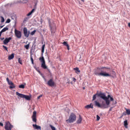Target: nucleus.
<instances>
[{
  "instance_id": "nucleus-3",
  "label": "nucleus",
  "mask_w": 130,
  "mask_h": 130,
  "mask_svg": "<svg viewBox=\"0 0 130 130\" xmlns=\"http://www.w3.org/2000/svg\"><path fill=\"white\" fill-rule=\"evenodd\" d=\"M103 98V100H104L106 102V105L107 106H109L110 105V101H113L114 99L113 98L111 97V95L108 94L107 96H106V94L105 92H104V94L102 96Z\"/></svg>"
},
{
  "instance_id": "nucleus-38",
  "label": "nucleus",
  "mask_w": 130,
  "mask_h": 130,
  "mask_svg": "<svg viewBox=\"0 0 130 130\" xmlns=\"http://www.w3.org/2000/svg\"><path fill=\"white\" fill-rule=\"evenodd\" d=\"M125 115H127V114H126V112L122 113V116H125Z\"/></svg>"
},
{
  "instance_id": "nucleus-33",
  "label": "nucleus",
  "mask_w": 130,
  "mask_h": 130,
  "mask_svg": "<svg viewBox=\"0 0 130 130\" xmlns=\"http://www.w3.org/2000/svg\"><path fill=\"white\" fill-rule=\"evenodd\" d=\"M18 62L20 63V64H23V63L22 62V60H21V58H18Z\"/></svg>"
},
{
  "instance_id": "nucleus-22",
  "label": "nucleus",
  "mask_w": 130,
  "mask_h": 130,
  "mask_svg": "<svg viewBox=\"0 0 130 130\" xmlns=\"http://www.w3.org/2000/svg\"><path fill=\"white\" fill-rule=\"evenodd\" d=\"M34 11H35V9H32V10L29 12L27 14V16L28 17H29V16H31V15H32V14H33V13H34Z\"/></svg>"
},
{
  "instance_id": "nucleus-36",
  "label": "nucleus",
  "mask_w": 130,
  "mask_h": 130,
  "mask_svg": "<svg viewBox=\"0 0 130 130\" xmlns=\"http://www.w3.org/2000/svg\"><path fill=\"white\" fill-rule=\"evenodd\" d=\"M100 120V116L99 115H96V121H99Z\"/></svg>"
},
{
  "instance_id": "nucleus-9",
  "label": "nucleus",
  "mask_w": 130,
  "mask_h": 130,
  "mask_svg": "<svg viewBox=\"0 0 130 130\" xmlns=\"http://www.w3.org/2000/svg\"><path fill=\"white\" fill-rule=\"evenodd\" d=\"M103 95H104V92H97L96 94L93 95L92 101H94V100H96L97 97H100V98H101V99H103V98H102V96H103Z\"/></svg>"
},
{
  "instance_id": "nucleus-49",
  "label": "nucleus",
  "mask_w": 130,
  "mask_h": 130,
  "mask_svg": "<svg viewBox=\"0 0 130 130\" xmlns=\"http://www.w3.org/2000/svg\"><path fill=\"white\" fill-rule=\"evenodd\" d=\"M43 20H42V18H41V19H40V22L41 23H42V22H43Z\"/></svg>"
},
{
  "instance_id": "nucleus-28",
  "label": "nucleus",
  "mask_w": 130,
  "mask_h": 130,
  "mask_svg": "<svg viewBox=\"0 0 130 130\" xmlns=\"http://www.w3.org/2000/svg\"><path fill=\"white\" fill-rule=\"evenodd\" d=\"M19 88H20V89H24L25 88V85L24 84L19 85Z\"/></svg>"
},
{
  "instance_id": "nucleus-18",
  "label": "nucleus",
  "mask_w": 130,
  "mask_h": 130,
  "mask_svg": "<svg viewBox=\"0 0 130 130\" xmlns=\"http://www.w3.org/2000/svg\"><path fill=\"white\" fill-rule=\"evenodd\" d=\"M14 57H15V53H13L10 55H9L8 56V59H9V60H11L13 59V58H14Z\"/></svg>"
},
{
  "instance_id": "nucleus-11",
  "label": "nucleus",
  "mask_w": 130,
  "mask_h": 130,
  "mask_svg": "<svg viewBox=\"0 0 130 130\" xmlns=\"http://www.w3.org/2000/svg\"><path fill=\"white\" fill-rule=\"evenodd\" d=\"M37 113V112H36V111H34L33 112V114L31 116L32 120L33 122H35V123H37V118L36 117Z\"/></svg>"
},
{
  "instance_id": "nucleus-37",
  "label": "nucleus",
  "mask_w": 130,
  "mask_h": 130,
  "mask_svg": "<svg viewBox=\"0 0 130 130\" xmlns=\"http://www.w3.org/2000/svg\"><path fill=\"white\" fill-rule=\"evenodd\" d=\"M28 20H29V18L28 17H25L24 19L23 22H27L28 21Z\"/></svg>"
},
{
  "instance_id": "nucleus-34",
  "label": "nucleus",
  "mask_w": 130,
  "mask_h": 130,
  "mask_svg": "<svg viewBox=\"0 0 130 130\" xmlns=\"http://www.w3.org/2000/svg\"><path fill=\"white\" fill-rule=\"evenodd\" d=\"M4 22H5V18L3 16H1V23H4Z\"/></svg>"
},
{
  "instance_id": "nucleus-19",
  "label": "nucleus",
  "mask_w": 130,
  "mask_h": 130,
  "mask_svg": "<svg viewBox=\"0 0 130 130\" xmlns=\"http://www.w3.org/2000/svg\"><path fill=\"white\" fill-rule=\"evenodd\" d=\"M62 44L64 46H67L68 50H70V45H69L67 42H64Z\"/></svg>"
},
{
  "instance_id": "nucleus-29",
  "label": "nucleus",
  "mask_w": 130,
  "mask_h": 130,
  "mask_svg": "<svg viewBox=\"0 0 130 130\" xmlns=\"http://www.w3.org/2000/svg\"><path fill=\"white\" fill-rule=\"evenodd\" d=\"M74 71H76L77 72H78V73H81V71H80V70L79 69V68L78 67L74 68Z\"/></svg>"
},
{
  "instance_id": "nucleus-5",
  "label": "nucleus",
  "mask_w": 130,
  "mask_h": 130,
  "mask_svg": "<svg viewBox=\"0 0 130 130\" xmlns=\"http://www.w3.org/2000/svg\"><path fill=\"white\" fill-rule=\"evenodd\" d=\"M94 105L96 107H98L99 108H102V109H105L106 108H108L109 106H107L106 105V104H100V103L98 102L97 101H94Z\"/></svg>"
},
{
  "instance_id": "nucleus-51",
  "label": "nucleus",
  "mask_w": 130,
  "mask_h": 130,
  "mask_svg": "<svg viewBox=\"0 0 130 130\" xmlns=\"http://www.w3.org/2000/svg\"><path fill=\"white\" fill-rule=\"evenodd\" d=\"M40 74V75L41 76V77H42V76H43V74H42L41 72V74Z\"/></svg>"
},
{
  "instance_id": "nucleus-4",
  "label": "nucleus",
  "mask_w": 130,
  "mask_h": 130,
  "mask_svg": "<svg viewBox=\"0 0 130 130\" xmlns=\"http://www.w3.org/2000/svg\"><path fill=\"white\" fill-rule=\"evenodd\" d=\"M77 119V116L73 113H71L68 119L66 120L67 123H73Z\"/></svg>"
},
{
  "instance_id": "nucleus-45",
  "label": "nucleus",
  "mask_w": 130,
  "mask_h": 130,
  "mask_svg": "<svg viewBox=\"0 0 130 130\" xmlns=\"http://www.w3.org/2000/svg\"><path fill=\"white\" fill-rule=\"evenodd\" d=\"M0 40L3 41V40H5V38H0Z\"/></svg>"
},
{
  "instance_id": "nucleus-26",
  "label": "nucleus",
  "mask_w": 130,
  "mask_h": 130,
  "mask_svg": "<svg viewBox=\"0 0 130 130\" xmlns=\"http://www.w3.org/2000/svg\"><path fill=\"white\" fill-rule=\"evenodd\" d=\"M126 111V113L127 114V115H130V110L128 109L125 108Z\"/></svg>"
},
{
  "instance_id": "nucleus-40",
  "label": "nucleus",
  "mask_w": 130,
  "mask_h": 130,
  "mask_svg": "<svg viewBox=\"0 0 130 130\" xmlns=\"http://www.w3.org/2000/svg\"><path fill=\"white\" fill-rule=\"evenodd\" d=\"M8 85H13V82L11 81H9L8 82Z\"/></svg>"
},
{
  "instance_id": "nucleus-17",
  "label": "nucleus",
  "mask_w": 130,
  "mask_h": 130,
  "mask_svg": "<svg viewBox=\"0 0 130 130\" xmlns=\"http://www.w3.org/2000/svg\"><path fill=\"white\" fill-rule=\"evenodd\" d=\"M85 108H86V109H90V108H91V109H93L94 107H93V105L92 103L90 104L89 105H87L85 107Z\"/></svg>"
},
{
  "instance_id": "nucleus-1",
  "label": "nucleus",
  "mask_w": 130,
  "mask_h": 130,
  "mask_svg": "<svg viewBox=\"0 0 130 130\" xmlns=\"http://www.w3.org/2000/svg\"><path fill=\"white\" fill-rule=\"evenodd\" d=\"M110 68L109 67H102L101 68H98L94 72V74L96 76H102V77H105V74L106 73V71L107 70H110Z\"/></svg>"
},
{
  "instance_id": "nucleus-57",
  "label": "nucleus",
  "mask_w": 130,
  "mask_h": 130,
  "mask_svg": "<svg viewBox=\"0 0 130 130\" xmlns=\"http://www.w3.org/2000/svg\"><path fill=\"white\" fill-rule=\"evenodd\" d=\"M121 117H122V116L120 117L121 118Z\"/></svg>"
},
{
  "instance_id": "nucleus-47",
  "label": "nucleus",
  "mask_w": 130,
  "mask_h": 130,
  "mask_svg": "<svg viewBox=\"0 0 130 130\" xmlns=\"http://www.w3.org/2000/svg\"><path fill=\"white\" fill-rule=\"evenodd\" d=\"M37 71L39 73V74H41V72H40V70H37Z\"/></svg>"
},
{
  "instance_id": "nucleus-24",
  "label": "nucleus",
  "mask_w": 130,
  "mask_h": 130,
  "mask_svg": "<svg viewBox=\"0 0 130 130\" xmlns=\"http://www.w3.org/2000/svg\"><path fill=\"white\" fill-rule=\"evenodd\" d=\"M128 125V124L127 123V120H125V121H124V126H125L126 128H127Z\"/></svg>"
},
{
  "instance_id": "nucleus-55",
  "label": "nucleus",
  "mask_w": 130,
  "mask_h": 130,
  "mask_svg": "<svg viewBox=\"0 0 130 130\" xmlns=\"http://www.w3.org/2000/svg\"><path fill=\"white\" fill-rule=\"evenodd\" d=\"M82 1V2H85V1L84 0H81Z\"/></svg>"
},
{
  "instance_id": "nucleus-53",
  "label": "nucleus",
  "mask_w": 130,
  "mask_h": 130,
  "mask_svg": "<svg viewBox=\"0 0 130 130\" xmlns=\"http://www.w3.org/2000/svg\"><path fill=\"white\" fill-rule=\"evenodd\" d=\"M4 26H5V25L1 26H0V28H3V27H4Z\"/></svg>"
},
{
  "instance_id": "nucleus-27",
  "label": "nucleus",
  "mask_w": 130,
  "mask_h": 130,
  "mask_svg": "<svg viewBox=\"0 0 130 130\" xmlns=\"http://www.w3.org/2000/svg\"><path fill=\"white\" fill-rule=\"evenodd\" d=\"M10 89H15V88H16V86H15V84H14V83H13V84L10 85V86H9Z\"/></svg>"
},
{
  "instance_id": "nucleus-31",
  "label": "nucleus",
  "mask_w": 130,
  "mask_h": 130,
  "mask_svg": "<svg viewBox=\"0 0 130 130\" xmlns=\"http://www.w3.org/2000/svg\"><path fill=\"white\" fill-rule=\"evenodd\" d=\"M49 126H50V127H51V128L52 130H56V129H55V127L52 126V125L50 124Z\"/></svg>"
},
{
  "instance_id": "nucleus-7",
  "label": "nucleus",
  "mask_w": 130,
  "mask_h": 130,
  "mask_svg": "<svg viewBox=\"0 0 130 130\" xmlns=\"http://www.w3.org/2000/svg\"><path fill=\"white\" fill-rule=\"evenodd\" d=\"M105 77H110L111 78H116V73L115 71L112 70L110 73H108L106 72L105 74H104Z\"/></svg>"
},
{
  "instance_id": "nucleus-56",
  "label": "nucleus",
  "mask_w": 130,
  "mask_h": 130,
  "mask_svg": "<svg viewBox=\"0 0 130 130\" xmlns=\"http://www.w3.org/2000/svg\"><path fill=\"white\" fill-rule=\"evenodd\" d=\"M84 89H85V87H83V90H84Z\"/></svg>"
},
{
  "instance_id": "nucleus-30",
  "label": "nucleus",
  "mask_w": 130,
  "mask_h": 130,
  "mask_svg": "<svg viewBox=\"0 0 130 130\" xmlns=\"http://www.w3.org/2000/svg\"><path fill=\"white\" fill-rule=\"evenodd\" d=\"M30 60L32 64H34V60H33V57H32V54L30 55Z\"/></svg>"
},
{
  "instance_id": "nucleus-39",
  "label": "nucleus",
  "mask_w": 130,
  "mask_h": 130,
  "mask_svg": "<svg viewBox=\"0 0 130 130\" xmlns=\"http://www.w3.org/2000/svg\"><path fill=\"white\" fill-rule=\"evenodd\" d=\"M3 47L4 48V49L6 50L7 51H8V47H7V46L3 45Z\"/></svg>"
},
{
  "instance_id": "nucleus-46",
  "label": "nucleus",
  "mask_w": 130,
  "mask_h": 130,
  "mask_svg": "<svg viewBox=\"0 0 130 130\" xmlns=\"http://www.w3.org/2000/svg\"><path fill=\"white\" fill-rule=\"evenodd\" d=\"M6 81L8 83V82L10 81V79H9V78H6Z\"/></svg>"
},
{
  "instance_id": "nucleus-10",
  "label": "nucleus",
  "mask_w": 130,
  "mask_h": 130,
  "mask_svg": "<svg viewBox=\"0 0 130 130\" xmlns=\"http://www.w3.org/2000/svg\"><path fill=\"white\" fill-rule=\"evenodd\" d=\"M14 127L13 125L11 124L9 121H7L5 123V128L6 130H12V128Z\"/></svg>"
},
{
  "instance_id": "nucleus-21",
  "label": "nucleus",
  "mask_w": 130,
  "mask_h": 130,
  "mask_svg": "<svg viewBox=\"0 0 130 130\" xmlns=\"http://www.w3.org/2000/svg\"><path fill=\"white\" fill-rule=\"evenodd\" d=\"M25 2L23 3L21 0H17L16 2V4H27V2H28V0H25Z\"/></svg>"
},
{
  "instance_id": "nucleus-15",
  "label": "nucleus",
  "mask_w": 130,
  "mask_h": 130,
  "mask_svg": "<svg viewBox=\"0 0 130 130\" xmlns=\"http://www.w3.org/2000/svg\"><path fill=\"white\" fill-rule=\"evenodd\" d=\"M11 40H12V37L6 38L3 41V43L5 44V45H7V44H8V43H9Z\"/></svg>"
},
{
  "instance_id": "nucleus-54",
  "label": "nucleus",
  "mask_w": 130,
  "mask_h": 130,
  "mask_svg": "<svg viewBox=\"0 0 130 130\" xmlns=\"http://www.w3.org/2000/svg\"><path fill=\"white\" fill-rule=\"evenodd\" d=\"M44 80L45 82H46V78H44Z\"/></svg>"
},
{
  "instance_id": "nucleus-13",
  "label": "nucleus",
  "mask_w": 130,
  "mask_h": 130,
  "mask_svg": "<svg viewBox=\"0 0 130 130\" xmlns=\"http://www.w3.org/2000/svg\"><path fill=\"white\" fill-rule=\"evenodd\" d=\"M23 34L26 38H28L29 37V35H30V31H28L27 29V28L24 27L23 28Z\"/></svg>"
},
{
  "instance_id": "nucleus-50",
  "label": "nucleus",
  "mask_w": 130,
  "mask_h": 130,
  "mask_svg": "<svg viewBox=\"0 0 130 130\" xmlns=\"http://www.w3.org/2000/svg\"><path fill=\"white\" fill-rule=\"evenodd\" d=\"M2 34H3V32L0 31V37H2Z\"/></svg>"
},
{
  "instance_id": "nucleus-2",
  "label": "nucleus",
  "mask_w": 130,
  "mask_h": 130,
  "mask_svg": "<svg viewBox=\"0 0 130 130\" xmlns=\"http://www.w3.org/2000/svg\"><path fill=\"white\" fill-rule=\"evenodd\" d=\"M49 27L52 34L55 33L56 31V24L54 23V21L51 20L50 19H48Z\"/></svg>"
},
{
  "instance_id": "nucleus-41",
  "label": "nucleus",
  "mask_w": 130,
  "mask_h": 130,
  "mask_svg": "<svg viewBox=\"0 0 130 130\" xmlns=\"http://www.w3.org/2000/svg\"><path fill=\"white\" fill-rule=\"evenodd\" d=\"M10 22H11V19H8L6 21V23H10Z\"/></svg>"
},
{
  "instance_id": "nucleus-23",
  "label": "nucleus",
  "mask_w": 130,
  "mask_h": 130,
  "mask_svg": "<svg viewBox=\"0 0 130 130\" xmlns=\"http://www.w3.org/2000/svg\"><path fill=\"white\" fill-rule=\"evenodd\" d=\"M9 30V28L8 27H4L1 32L4 33V32H6V31H8Z\"/></svg>"
},
{
  "instance_id": "nucleus-14",
  "label": "nucleus",
  "mask_w": 130,
  "mask_h": 130,
  "mask_svg": "<svg viewBox=\"0 0 130 130\" xmlns=\"http://www.w3.org/2000/svg\"><path fill=\"white\" fill-rule=\"evenodd\" d=\"M47 85H48L49 87H54V81H53V80L52 79H51L48 81Z\"/></svg>"
},
{
  "instance_id": "nucleus-25",
  "label": "nucleus",
  "mask_w": 130,
  "mask_h": 130,
  "mask_svg": "<svg viewBox=\"0 0 130 130\" xmlns=\"http://www.w3.org/2000/svg\"><path fill=\"white\" fill-rule=\"evenodd\" d=\"M77 122L78 124L82 122V117H81V115H79V118L78 119Z\"/></svg>"
},
{
  "instance_id": "nucleus-6",
  "label": "nucleus",
  "mask_w": 130,
  "mask_h": 130,
  "mask_svg": "<svg viewBox=\"0 0 130 130\" xmlns=\"http://www.w3.org/2000/svg\"><path fill=\"white\" fill-rule=\"evenodd\" d=\"M16 95L20 97V98H24V99H25L26 100H31V96L20 93L19 92H16Z\"/></svg>"
},
{
  "instance_id": "nucleus-48",
  "label": "nucleus",
  "mask_w": 130,
  "mask_h": 130,
  "mask_svg": "<svg viewBox=\"0 0 130 130\" xmlns=\"http://www.w3.org/2000/svg\"><path fill=\"white\" fill-rule=\"evenodd\" d=\"M112 108H113V107H111L110 109H109V111H111L112 110Z\"/></svg>"
},
{
  "instance_id": "nucleus-12",
  "label": "nucleus",
  "mask_w": 130,
  "mask_h": 130,
  "mask_svg": "<svg viewBox=\"0 0 130 130\" xmlns=\"http://www.w3.org/2000/svg\"><path fill=\"white\" fill-rule=\"evenodd\" d=\"M14 32L15 36H16L17 38L20 39V38L22 37V32H21V31L15 29Z\"/></svg>"
},
{
  "instance_id": "nucleus-42",
  "label": "nucleus",
  "mask_w": 130,
  "mask_h": 130,
  "mask_svg": "<svg viewBox=\"0 0 130 130\" xmlns=\"http://www.w3.org/2000/svg\"><path fill=\"white\" fill-rule=\"evenodd\" d=\"M41 97H42V94H41V95L38 96V98H37V99H38V100H39V99H40V98H41Z\"/></svg>"
},
{
  "instance_id": "nucleus-16",
  "label": "nucleus",
  "mask_w": 130,
  "mask_h": 130,
  "mask_svg": "<svg viewBox=\"0 0 130 130\" xmlns=\"http://www.w3.org/2000/svg\"><path fill=\"white\" fill-rule=\"evenodd\" d=\"M32 126L35 129H40L41 130V126H38L37 124H32Z\"/></svg>"
},
{
  "instance_id": "nucleus-52",
  "label": "nucleus",
  "mask_w": 130,
  "mask_h": 130,
  "mask_svg": "<svg viewBox=\"0 0 130 130\" xmlns=\"http://www.w3.org/2000/svg\"><path fill=\"white\" fill-rule=\"evenodd\" d=\"M42 77V78H43V79H45V77H44V75H43Z\"/></svg>"
},
{
  "instance_id": "nucleus-44",
  "label": "nucleus",
  "mask_w": 130,
  "mask_h": 130,
  "mask_svg": "<svg viewBox=\"0 0 130 130\" xmlns=\"http://www.w3.org/2000/svg\"><path fill=\"white\" fill-rule=\"evenodd\" d=\"M0 126H4V123L0 122Z\"/></svg>"
},
{
  "instance_id": "nucleus-8",
  "label": "nucleus",
  "mask_w": 130,
  "mask_h": 130,
  "mask_svg": "<svg viewBox=\"0 0 130 130\" xmlns=\"http://www.w3.org/2000/svg\"><path fill=\"white\" fill-rule=\"evenodd\" d=\"M45 48V45H43L42 46V53L41 57L39 58V60H40L42 63H44L45 62V59H44V57L43 56V54L44 53V49Z\"/></svg>"
},
{
  "instance_id": "nucleus-43",
  "label": "nucleus",
  "mask_w": 130,
  "mask_h": 130,
  "mask_svg": "<svg viewBox=\"0 0 130 130\" xmlns=\"http://www.w3.org/2000/svg\"><path fill=\"white\" fill-rule=\"evenodd\" d=\"M73 82H76V81H77V79H76V78H75V77H73Z\"/></svg>"
},
{
  "instance_id": "nucleus-35",
  "label": "nucleus",
  "mask_w": 130,
  "mask_h": 130,
  "mask_svg": "<svg viewBox=\"0 0 130 130\" xmlns=\"http://www.w3.org/2000/svg\"><path fill=\"white\" fill-rule=\"evenodd\" d=\"M36 33V30H34L32 31L31 32L30 34L31 35H34Z\"/></svg>"
},
{
  "instance_id": "nucleus-32",
  "label": "nucleus",
  "mask_w": 130,
  "mask_h": 130,
  "mask_svg": "<svg viewBox=\"0 0 130 130\" xmlns=\"http://www.w3.org/2000/svg\"><path fill=\"white\" fill-rule=\"evenodd\" d=\"M29 46H30V45L28 44H27V45H25V46H24V47H25V48L26 49H29Z\"/></svg>"
},
{
  "instance_id": "nucleus-20",
  "label": "nucleus",
  "mask_w": 130,
  "mask_h": 130,
  "mask_svg": "<svg viewBox=\"0 0 130 130\" xmlns=\"http://www.w3.org/2000/svg\"><path fill=\"white\" fill-rule=\"evenodd\" d=\"M41 67L42 68V69H44V70L47 69V66H46V64H45V63H42Z\"/></svg>"
}]
</instances>
